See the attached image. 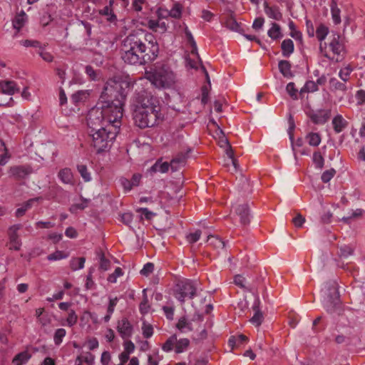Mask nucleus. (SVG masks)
<instances>
[{
    "instance_id": "f257e3e1",
    "label": "nucleus",
    "mask_w": 365,
    "mask_h": 365,
    "mask_svg": "<svg viewBox=\"0 0 365 365\" xmlns=\"http://www.w3.org/2000/svg\"><path fill=\"white\" fill-rule=\"evenodd\" d=\"M130 83L121 77H114L106 83L100 96L98 105L110 108L115 116L113 120L121 119L123 106L130 90Z\"/></svg>"
},
{
    "instance_id": "f03ea898",
    "label": "nucleus",
    "mask_w": 365,
    "mask_h": 365,
    "mask_svg": "<svg viewBox=\"0 0 365 365\" xmlns=\"http://www.w3.org/2000/svg\"><path fill=\"white\" fill-rule=\"evenodd\" d=\"M322 293V305L329 316L331 329L339 332L338 327L342 316V300L339 282L334 279L328 281Z\"/></svg>"
},
{
    "instance_id": "7ed1b4c3",
    "label": "nucleus",
    "mask_w": 365,
    "mask_h": 365,
    "mask_svg": "<svg viewBox=\"0 0 365 365\" xmlns=\"http://www.w3.org/2000/svg\"><path fill=\"white\" fill-rule=\"evenodd\" d=\"M145 41L140 35V30L131 32L123 41L121 58L124 63L132 66H141L143 48Z\"/></svg>"
},
{
    "instance_id": "20e7f679",
    "label": "nucleus",
    "mask_w": 365,
    "mask_h": 365,
    "mask_svg": "<svg viewBox=\"0 0 365 365\" xmlns=\"http://www.w3.org/2000/svg\"><path fill=\"white\" fill-rule=\"evenodd\" d=\"M110 108L103 106L102 104L92 108L87 115L86 121L88 133L101 130L108 127V124H120V119H115Z\"/></svg>"
},
{
    "instance_id": "39448f33",
    "label": "nucleus",
    "mask_w": 365,
    "mask_h": 365,
    "mask_svg": "<svg viewBox=\"0 0 365 365\" xmlns=\"http://www.w3.org/2000/svg\"><path fill=\"white\" fill-rule=\"evenodd\" d=\"M120 124H108V127L88 133L92 138L91 145L95 148L96 153L107 151L111 147L115 139Z\"/></svg>"
},
{
    "instance_id": "423d86ee",
    "label": "nucleus",
    "mask_w": 365,
    "mask_h": 365,
    "mask_svg": "<svg viewBox=\"0 0 365 365\" xmlns=\"http://www.w3.org/2000/svg\"><path fill=\"white\" fill-rule=\"evenodd\" d=\"M148 78L157 88H170L175 83V75L170 68L164 64L155 66L147 72Z\"/></svg>"
},
{
    "instance_id": "0eeeda50",
    "label": "nucleus",
    "mask_w": 365,
    "mask_h": 365,
    "mask_svg": "<svg viewBox=\"0 0 365 365\" xmlns=\"http://www.w3.org/2000/svg\"><path fill=\"white\" fill-rule=\"evenodd\" d=\"M135 124L140 128H151L163 120L160 108L145 110H133Z\"/></svg>"
},
{
    "instance_id": "6e6552de",
    "label": "nucleus",
    "mask_w": 365,
    "mask_h": 365,
    "mask_svg": "<svg viewBox=\"0 0 365 365\" xmlns=\"http://www.w3.org/2000/svg\"><path fill=\"white\" fill-rule=\"evenodd\" d=\"M140 30V35L143 36L145 42V48L143 51L141 58V66L145 65L155 61L159 54V45L155 37L151 34L144 30Z\"/></svg>"
},
{
    "instance_id": "1a4fd4ad",
    "label": "nucleus",
    "mask_w": 365,
    "mask_h": 365,
    "mask_svg": "<svg viewBox=\"0 0 365 365\" xmlns=\"http://www.w3.org/2000/svg\"><path fill=\"white\" fill-rule=\"evenodd\" d=\"M197 294L195 282L186 279L177 284L175 290V297L181 303H184L185 299H192Z\"/></svg>"
},
{
    "instance_id": "9d476101",
    "label": "nucleus",
    "mask_w": 365,
    "mask_h": 365,
    "mask_svg": "<svg viewBox=\"0 0 365 365\" xmlns=\"http://www.w3.org/2000/svg\"><path fill=\"white\" fill-rule=\"evenodd\" d=\"M160 108L159 101L153 95L145 91L138 94L133 110H145Z\"/></svg>"
},
{
    "instance_id": "9b49d317",
    "label": "nucleus",
    "mask_w": 365,
    "mask_h": 365,
    "mask_svg": "<svg viewBox=\"0 0 365 365\" xmlns=\"http://www.w3.org/2000/svg\"><path fill=\"white\" fill-rule=\"evenodd\" d=\"M162 198L165 201H160V203H168L170 205H185V200L183 198V193L180 189H175L172 190L171 192H163L161 193Z\"/></svg>"
},
{
    "instance_id": "f8f14e48",
    "label": "nucleus",
    "mask_w": 365,
    "mask_h": 365,
    "mask_svg": "<svg viewBox=\"0 0 365 365\" xmlns=\"http://www.w3.org/2000/svg\"><path fill=\"white\" fill-rule=\"evenodd\" d=\"M192 152V148L187 149L185 153L180 152L174 157L169 163L172 172L178 171L180 168L184 167L186 164L189 153Z\"/></svg>"
},
{
    "instance_id": "ddd939ff",
    "label": "nucleus",
    "mask_w": 365,
    "mask_h": 365,
    "mask_svg": "<svg viewBox=\"0 0 365 365\" xmlns=\"http://www.w3.org/2000/svg\"><path fill=\"white\" fill-rule=\"evenodd\" d=\"M33 172V169L29 165H15L9 169V174L15 180H23L27 178Z\"/></svg>"
},
{
    "instance_id": "4468645a",
    "label": "nucleus",
    "mask_w": 365,
    "mask_h": 365,
    "mask_svg": "<svg viewBox=\"0 0 365 365\" xmlns=\"http://www.w3.org/2000/svg\"><path fill=\"white\" fill-rule=\"evenodd\" d=\"M314 124H324L331 117L330 110H319L317 112L311 110L307 113Z\"/></svg>"
},
{
    "instance_id": "2eb2a0df",
    "label": "nucleus",
    "mask_w": 365,
    "mask_h": 365,
    "mask_svg": "<svg viewBox=\"0 0 365 365\" xmlns=\"http://www.w3.org/2000/svg\"><path fill=\"white\" fill-rule=\"evenodd\" d=\"M117 330L123 339L131 336L133 334V326L127 318H123L118 321Z\"/></svg>"
},
{
    "instance_id": "dca6fc26",
    "label": "nucleus",
    "mask_w": 365,
    "mask_h": 365,
    "mask_svg": "<svg viewBox=\"0 0 365 365\" xmlns=\"http://www.w3.org/2000/svg\"><path fill=\"white\" fill-rule=\"evenodd\" d=\"M260 300L258 294L255 296V300L252 305V309L255 312L253 317L250 319V322L257 327L261 325L263 322L264 316L259 309Z\"/></svg>"
},
{
    "instance_id": "f3484780",
    "label": "nucleus",
    "mask_w": 365,
    "mask_h": 365,
    "mask_svg": "<svg viewBox=\"0 0 365 365\" xmlns=\"http://www.w3.org/2000/svg\"><path fill=\"white\" fill-rule=\"evenodd\" d=\"M235 214L240 218L242 225H249L250 222L251 214L249 207H234Z\"/></svg>"
},
{
    "instance_id": "a211bd4d",
    "label": "nucleus",
    "mask_w": 365,
    "mask_h": 365,
    "mask_svg": "<svg viewBox=\"0 0 365 365\" xmlns=\"http://www.w3.org/2000/svg\"><path fill=\"white\" fill-rule=\"evenodd\" d=\"M229 11L230 14L225 22L226 28H227L230 31H235L242 34L245 32V31L242 28L241 24L238 23L236 21L234 16V12L232 11Z\"/></svg>"
},
{
    "instance_id": "6ab92c4d",
    "label": "nucleus",
    "mask_w": 365,
    "mask_h": 365,
    "mask_svg": "<svg viewBox=\"0 0 365 365\" xmlns=\"http://www.w3.org/2000/svg\"><path fill=\"white\" fill-rule=\"evenodd\" d=\"M264 12L270 18L277 21L282 19V14L277 6H269L267 1L264 3Z\"/></svg>"
},
{
    "instance_id": "aec40b11",
    "label": "nucleus",
    "mask_w": 365,
    "mask_h": 365,
    "mask_svg": "<svg viewBox=\"0 0 365 365\" xmlns=\"http://www.w3.org/2000/svg\"><path fill=\"white\" fill-rule=\"evenodd\" d=\"M58 177L64 184L73 185L75 183L73 173L68 168L61 169L58 173Z\"/></svg>"
},
{
    "instance_id": "412c9836",
    "label": "nucleus",
    "mask_w": 365,
    "mask_h": 365,
    "mask_svg": "<svg viewBox=\"0 0 365 365\" xmlns=\"http://www.w3.org/2000/svg\"><path fill=\"white\" fill-rule=\"evenodd\" d=\"M0 89L3 93L8 95H14L16 92H19V88L16 87V83L12 81L1 82Z\"/></svg>"
},
{
    "instance_id": "4be33fe9",
    "label": "nucleus",
    "mask_w": 365,
    "mask_h": 365,
    "mask_svg": "<svg viewBox=\"0 0 365 365\" xmlns=\"http://www.w3.org/2000/svg\"><path fill=\"white\" fill-rule=\"evenodd\" d=\"M170 164L168 162H162V159H158L155 163L152 165L148 172L151 175L157 172H160L162 173H167L169 170Z\"/></svg>"
},
{
    "instance_id": "5701e85b",
    "label": "nucleus",
    "mask_w": 365,
    "mask_h": 365,
    "mask_svg": "<svg viewBox=\"0 0 365 365\" xmlns=\"http://www.w3.org/2000/svg\"><path fill=\"white\" fill-rule=\"evenodd\" d=\"M235 284L238 287L244 289L245 290L252 292L255 296H256L257 293V287L255 284H250L249 286L245 285V278L242 276L238 274L235 277L234 279Z\"/></svg>"
},
{
    "instance_id": "b1692460",
    "label": "nucleus",
    "mask_w": 365,
    "mask_h": 365,
    "mask_svg": "<svg viewBox=\"0 0 365 365\" xmlns=\"http://www.w3.org/2000/svg\"><path fill=\"white\" fill-rule=\"evenodd\" d=\"M32 354L28 350H25L17 354L12 359L13 365H24L26 364L31 358Z\"/></svg>"
},
{
    "instance_id": "393cba45",
    "label": "nucleus",
    "mask_w": 365,
    "mask_h": 365,
    "mask_svg": "<svg viewBox=\"0 0 365 365\" xmlns=\"http://www.w3.org/2000/svg\"><path fill=\"white\" fill-rule=\"evenodd\" d=\"M278 67L280 73L286 78H292L294 74L291 71L292 65L289 61L281 60L279 61Z\"/></svg>"
},
{
    "instance_id": "a878e982",
    "label": "nucleus",
    "mask_w": 365,
    "mask_h": 365,
    "mask_svg": "<svg viewBox=\"0 0 365 365\" xmlns=\"http://www.w3.org/2000/svg\"><path fill=\"white\" fill-rule=\"evenodd\" d=\"M281 49L283 56L289 57L294 49V42L292 40L287 38L284 39L281 44Z\"/></svg>"
},
{
    "instance_id": "bb28decb",
    "label": "nucleus",
    "mask_w": 365,
    "mask_h": 365,
    "mask_svg": "<svg viewBox=\"0 0 365 365\" xmlns=\"http://www.w3.org/2000/svg\"><path fill=\"white\" fill-rule=\"evenodd\" d=\"M330 6L332 19L335 24H339L341 22V11L337 6V0H331Z\"/></svg>"
},
{
    "instance_id": "cd10ccee",
    "label": "nucleus",
    "mask_w": 365,
    "mask_h": 365,
    "mask_svg": "<svg viewBox=\"0 0 365 365\" xmlns=\"http://www.w3.org/2000/svg\"><path fill=\"white\" fill-rule=\"evenodd\" d=\"M288 122H289V128L287 130V132L289 134V140L291 141L292 148V150L294 151V158H296L297 157H296L294 143V130L295 128V123H294V118L292 115H289V118H288Z\"/></svg>"
},
{
    "instance_id": "c85d7f7f",
    "label": "nucleus",
    "mask_w": 365,
    "mask_h": 365,
    "mask_svg": "<svg viewBox=\"0 0 365 365\" xmlns=\"http://www.w3.org/2000/svg\"><path fill=\"white\" fill-rule=\"evenodd\" d=\"M25 16V12L21 11V13L18 14L13 20V26L15 29L17 30V32H19L20 29L24 26L26 21Z\"/></svg>"
},
{
    "instance_id": "c756f323",
    "label": "nucleus",
    "mask_w": 365,
    "mask_h": 365,
    "mask_svg": "<svg viewBox=\"0 0 365 365\" xmlns=\"http://www.w3.org/2000/svg\"><path fill=\"white\" fill-rule=\"evenodd\" d=\"M89 96L87 91H78L71 96V101L74 104L85 101Z\"/></svg>"
},
{
    "instance_id": "7c9ffc66",
    "label": "nucleus",
    "mask_w": 365,
    "mask_h": 365,
    "mask_svg": "<svg viewBox=\"0 0 365 365\" xmlns=\"http://www.w3.org/2000/svg\"><path fill=\"white\" fill-rule=\"evenodd\" d=\"M268 36L273 40H277L282 37L281 33V28L279 24L276 23L272 24L271 29L268 31Z\"/></svg>"
},
{
    "instance_id": "2f4dec72",
    "label": "nucleus",
    "mask_w": 365,
    "mask_h": 365,
    "mask_svg": "<svg viewBox=\"0 0 365 365\" xmlns=\"http://www.w3.org/2000/svg\"><path fill=\"white\" fill-rule=\"evenodd\" d=\"M86 262L85 257H75L70 261V267L73 271L83 269Z\"/></svg>"
},
{
    "instance_id": "473e14b6",
    "label": "nucleus",
    "mask_w": 365,
    "mask_h": 365,
    "mask_svg": "<svg viewBox=\"0 0 365 365\" xmlns=\"http://www.w3.org/2000/svg\"><path fill=\"white\" fill-rule=\"evenodd\" d=\"M146 289L143 290V300L139 305V310L142 314H145L149 312L150 305L148 303V299L146 294Z\"/></svg>"
},
{
    "instance_id": "72a5a7b5",
    "label": "nucleus",
    "mask_w": 365,
    "mask_h": 365,
    "mask_svg": "<svg viewBox=\"0 0 365 365\" xmlns=\"http://www.w3.org/2000/svg\"><path fill=\"white\" fill-rule=\"evenodd\" d=\"M189 344L190 341L186 338L180 339L179 340L177 339V342H175V352L177 354L184 352L189 346Z\"/></svg>"
},
{
    "instance_id": "f704fd0d",
    "label": "nucleus",
    "mask_w": 365,
    "mask_h": 365,
    "mask_svg": "<svg viewBox=\"0 0 365 365\" xmlns=\"http://www.w3.org/2000/svg\"><path fill=\"white\" fill-rule=\"evenodd\" d=\"M176 327L181 331L185 332L187 331H192V327L190 322L187 321L185 317H181L176 324Z\"/></svg>"
},
{
    "instance_id": "c9c22d12",
    "label": "nucleus",
    "mask_w": 365,
    "mask_h": 365,
    "mask_svg": "<svg viewBox=\"0 0 365 365\" xmlns=\"http://www.w3.org/2000/svg\"><path fill=\"white\" fill-rule=\"evenodd\" d=\"M21 224H16L11 226L8 230L9 239L12 240H20L18 235V231L22 228Z\"/></svg>"
},
{
    "instance_id": "e433bc0d",
    "label": "nucleus",
    "mask_w": 365,
    "mask_h": 365,
    "mask_svg": "<svg viewBox=\"0 0 365 365\" xmlns=\"http://www.w3.org/2000/svg\"><path fill=\"white\" fill-rule=\"evenodd\" d=\"M175 342H177V336L176 334H173L163 344L162 349L166 352L172 351L174 345H175Z\"/></svg>"
},
{
    "instance_id": "4c0bfd02",
    "label": "nucleus",
    "mask_w": 365,
    "mask_h": 365,
    "mask_svg": "<svg viewBox=\"0 0 365 365\" xmlns=\"http://www.w3.org/2000/svg\"><path fill=\"white\" fill-rule=\"evenodd\" d=\"M329 34V28L323 24H320L316 30V36L319 41H323Z\"/></svg>"
},
{
    "instance_id": "58836bf2",
    "label": "nucleus",
    "mask_w": 365,
    "mask_h": 365,
    "mask_svg": "<svg viewBox=\"0 0 365 365\" xmlns=\"http://www.w3.org/2000/svg\"><path fill=\"white\" fill-rule=\"evenodd\" d=\"M306 138L308 140L309 144L311 146H318L321 143L320 135L317 133H309L306 136Z\"/></svg>"
},
{
    "instance_id": "ea45409f",
    "label": "nucleus",
    "mask_w": 365,
    "mask_h": 365,
    "mask_svg": "<svg viewBox=\"0 0 365 365\" xmlns=\"http://www.w3.org/2000/svg\"><path fill=\"white\" fill-rule=\"evenodd\" d=\"M207 242H209L210 244L213 245L215 248L222 249L225 246V242L222 241V239L212 235H209L207 237Z\"/></svg>"
},
{
    "instance_id": "a19ab883",
    "label": "nucleus",
    "mask_w": 365,
    "mask_h": 365,
    "mask_svg": "<svg viewBox=\"0 0 365 365\" xmlns=\"http://www.w3.org/2000/svg\"><path fill=\"white\" fill-rule=\"evenodd\" d=\"M100 14L107 16V21L114 22L116 20V16L113 14L110 6H105L99 11Z\"/></svg>"
},
{
    "instance_id": "79ce46f5",
    "label": "nucleus",
    "mask_w": 365,
    "mask_h": 365,
    "mask_svg": "<svg viewBox=\"0 0 365 365\" xmlns=\"http://www.w3.org/2000/svg\"><path fill=\"white\" fill-rule=\"evenodd\" d=\"M77 170L78 173L81 174V177L86 182H88L91 180V175L89 172L88 171L87 167L86 165H77Z\"/></svg>"
},
{
    "instance_id": "37998d69",
    "label": "nucleus",
    "mask_w": 365,
    "mask_h": 365,
    "mask_svg": "<svg viewBox=\"0 0 365 365\" xmlns=\"http://www.w3.org/2000/svg\"><path fill=\"white\" fill-rule=\"evenodd\" d=\"M313 162L317 168L322 170L324 168V159L319 152L314 153Z\"/></svg>"
},
{
    "instance_id": "c03bdc74",
    "label": "nucleus",
    "mask_w": 365,
    "mask_h": 365,
    "mask_svg": "<svg viewBox=\"0 0 365 365\" xmlns=\"http://www.w3.org/2000/svg\"><path fill=\"white\" fill-rule=\"evenodd\" d=\"M317 90H318L317 84L312 81H308L306 82L304 87L300 90V93H302L304 92H314Z\"/></svg>"
},
{
    "instance_id": "a18cd8bd",
    "label": "nucleus",
    "mask_w": 365,
    "mask_h": 365,
    "mask_svg": "<svg viewBox=\"0 0 365 365\" xmlns=\"http://www.w3.org/2000/svg\"><path fill=\"white\" fill-rule=\"evenodd\" d=\"M66 331L63 328L57 329L55 331L53 340L56 345H59L65 336Z\"/></svg>"
},
{
    "instance_id": "49530a36",
    "label": "nucleus",
    "mask_w": 365,
    "mask_h": 365,
    "mask_svg": "<svg viewBox=\"0 0 365 365\" xmlns=\"http://www.w3.org/2000/svg\"><path fill=\"white\" fill-rule=\"evenodd\" d=\"M218 135V144L220 147L225 148L229 145H230V143L228 140V139L225 137V134L224 131L222 129H220V132L217 133Z\"/></svg>"
},
{
    "instance_id": "de8ad7c7",
    "label": "nucleus",
    "mask_w": 365,
    "mask_h": 365,
    "mask_svg": "<svg viewBox=\"0 0 365 365\" xmlns=\"http://www.w3.org/2000/svg\"><path fill=\"white\" fill-rule=\"evenodd\" d=\"M68 257V255L65 254L63 251L57 250L52 254L48 255L47 259L49 261L59 260L65 259Z\"/></svg>"
},
{
    "instance_id": "09e8293b",
    "label": "nucleus",
    "mask_w": 365,
    "mask_h": 365,
    "mask_svg": "<svg viewBox=\"0 0 365 365\" xmlns=\"http://www.w3.org/2000/svg\"><path fill=\"white\" fill-rule=\"evenodd\" d=\"M335 174L336 170L334 168L325 170L321 176L322 181L324 183L329 182Z\"/></svg>"
},
{
    "instance_id": "8fccbe9b",
    "label": "nucleus",
    "mask_w": 365,
    "mask_h": 365,
    "mask_svg": "<svg viewBox=\"0 0 365 365\" xmlns=\"http://www.w3.org/2000/svg\"><path fill=\"white\" fill-rule=\"evenodd\" d=\"M201 234V230H197L195 232L187 235L186 240L190 244H193L199 240Z\"/></svg>"
},
{
    "instance_id": "3c124183",
    "label": "nucleus",
    "mask_w": 365,
    "mask_h": 365,
    "mask_svg": "<svg viewBox=\"0 0 365 365\" xmlns=\"http://www.w3.org/2000/svg\"><path fill=\"white\" fill-rule=\"evenodd\" d=\"M332 124L334 130L336 133H340L342 130V116L341 115H337L334 117L332 120Z\"/></svg>"
},
{
    "instance_id": "603ef678",
    "label": "nucleus",
    "mask_w": 365,
    "mask_h": 365,
    "mask_svg": "<svg viewBox=\"0 0 365 365\" xmlns=\"http://www.w3.org/2000/svg\"><path fill=\"white\" fill-rule=\"evenodd\" d=\"M286 90L293 100H297L298 98V91L295 88V86L293 82H290L287 85Z\"/></svg>"
},
{
    "instance_id": "864d4df0",
    "label": "nucleus",
    "mask_w": 365,
    "mask_h": 365,
    "mask_svg": "<svg viewBox=\"0 0 365 365\" xmlns=\"http://www.w3.org/2000/svg\"><path fill=\"white\" fill-rule=\"evenodd\" d=\"M78 316L76 314V312L73 309L69 310L68 316L66 319L68 326H69L70 327H73L76 324Z\"/></svg>"
},
{
    "instance_id": "5fc2aeb1",
    "label": "nucleus",
    "mask_w": 365,
    "mask_h": 365,
    "mask_svg": "<svg viewBox=\"0 0 365 365\" xmlns=\"http://www.w3.org/2000/svg\"><path fill=\"white\" fill-rule=\"evenodd\" d=\"M138 212L141 213V216H144V217L148 220H150L156 214L148 210L146 207H140L137 210ZM141 219H143V217H141Z\"/></svg>"
},
{
    "instance_id": "6e6d98bb",
    "label": "nucleus",
    "mask_w": 365,
    "mask_h": 365,
    "mask_svg": "<svg viewBox=\"0 0 365 365\" xmlns=\"http://www.w3.org/2000/svg\"><path fill=\"white\" fill-rule=\"evenodd\" d=\"M110 266V262L105 257L103 253L101 254L100 257V267L99 268L103 271H107Z\"/></svg>"
},
{
    "instance_id": "4d7b16f0",
    "label": "nucleus",
    "mask_w": 365,
    "mask_h": 365,
    "mask_svg": "<svg viewBox=\"0 0 365 365\" xmlns=\"http://www.w3.org/2000/svg\"><path fill=\"white\" fill-rule=\"evenodd\" d=\"M292 222L296 227H302L305 222V218L300 213H297Z\"/></svg>"
},
{
    "instance_id": "13d9d810",
    "label": "nucleus",
    "mask_w": 365,
    "mask_h": 365,
    "mask_svg": "<svg viewBox=\"0 0 365 365\" xmlns=\"http://www.w3.org/2000/svg\"><path fill=\"white\" fill-rule=\"evenodd\" d=\"M119 216L120 217L121 222L125 225L129 226L133 221V215L130 212L120 214Z\"/></svg>"
},
{
    "instance_id": "bf43d9fd",
    "label": "nucleus",
    "mask_w": 365,
    "mask_h": 365,
    "mask_svg": "<svg viewBox=\"0 0 365 365\" xmlns=\"http://www.w3.org/2000/svg\"><path fill=\"white\" fill-rule=\"evenodd\" d=\"M333 215L331 212L328 211L321 215L319 222L322 225L329 224L331 222Z\"/></svg>"
},
{
    "instance_id": "052dcab7",
    "label": "nucleus",
    "mask_w": 365,
    "mask_h": 365,
    "mask_svg": "<svg viewBox=\"0 0 365 365\" xmlns=\"http://www.w3.org/2000/svg\"><path fill=\"white\" fill-rule=\"evenodd\" d=\"M154 269V264L151 262L146 263L140 271V274L144 276H148L153 272Z\"/></svg>"
},
{
    "instance_id": "680f3d73",
    "label": "nucleus",
    "mask_w": 365,
    "mask_h": 365,
    "mask_svg": "<svg viewBox=\"0 0 365 365\" xmlns=\"http://www.w3.org/2000/svg\"><path fill=\"white\" fill-rule=\"evenodd\" d=\"M142 329L143 334L145 338L148 339L152 336L153 334V328L150 324L146 325L144 324Z\"/></svg>"
},
{
    "instance_id": "e2e57ef3",
    "label": "nucleus",
    "mask_w": 365,
    "mask_h": 365,
    "mask_svg": "<svg viewBox=\"0 0 365 365\" xmlns=\"http://www.w3.org/2000/svg\"><path fill=\"white\" fill-rule=\"evenodd\" d=\"M21 240H12L9 242V248L11 250L19 251L21 249Z\"/></svg>"
},
{
    "instance_id": "0e129e2a",
    "label": "nucleus",
    "mask_w": 365,
    "mask_h": 365,
    "mask_svg": "<svg viewBox=\"0 0 365 365\" xmlns=\"http://www.w3.org/2000/svg\"><path fill=\"white\" fill-rule=\"evenodd\" d=\"M95 283L92 278V271L90 269L87 277H86V282L85 284V287L86 289H93L95 288Z\"/></svg>"
},
{
    "instance_id": "69168bd1",
    "label": "nucleus",
    "mask_w": 365,
    "mask_h": 365,
    "mask_svg": "<svg viewBox=\"0 0 365 365\" xmlns=\"http://www.w3.org/2000/svg\"><path fill=\"white\" fill-rule=\"evenodd\" d=\"M86 73L90 77L91 80L95 81L97 79V73L91 66L88 65L86 66Z\"/></svg>"
},
{
    "instance_id": "338daca9",
    "label": "nucleus",
    "mask_w": 365,
    "mask_h": 365,
    "mask_svg": "<svg viewBox=\"0 0 365 365\" xmlns=\"http://www.w3.org/2000/svg\"><path fill=\"white\" fill-rule=\"evenodd\" d=\"M202 99L201 102L202 104L205 105L209 101V89L207 86H203L202 87Z\"/></svg>"
},
{
    "instance_id": "774afa93",
    "label": "nucleus",
    "mask_w": 365,
    "mask_h": 365,
    "mask_svg": "<svg viewBox=\"0 0 365 365\" xmlns=\"http://www.w3.org/2000/svg\"><path fill=\"white\" fill-rule=\"evenodd\" d=\"M170 14L172 17L178 19L181 16V7L179 4H175L171 9Z\"/></svg>"
}]
</instances>
